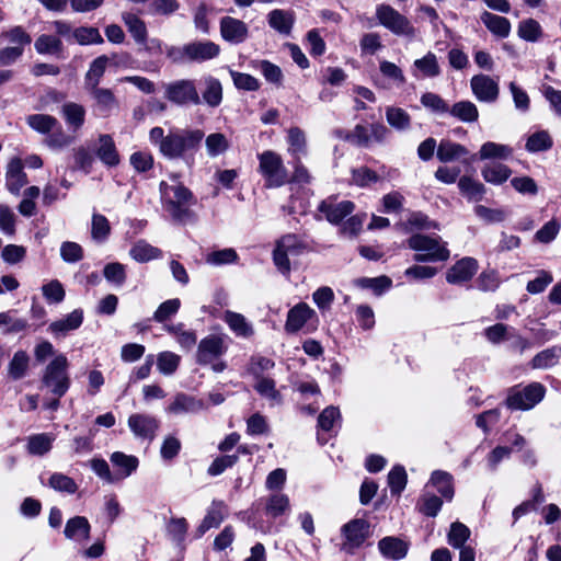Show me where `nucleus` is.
<instances>
[{
    "mask_svg": "<svg viewBox=\"0 0 561 561\" xmlns=\"http://www.w3.org/2000/svg\"><path fill=\"white\" fill-rule=\"evenodd\" d=\"M83 322L82 309H75L65 318L53 321L48 327V332L55 337H65L69 332L75 331L81 327Z\"/></svg>",
    "mask_w": 561,
    "mask_h": 561,
    "instance_id": "nucleus-21",
    "label": "nucleus"
},
{
    "mask_svg": "<svg viewBox=\"0 0 561 561\" xmlns=\"http://www.w3.org/2000/svg\"><path fill=\"white\" fill-rule=\"evenodd\" d=\"M458 187L462 195L471 201H481L485 194L484 185L469 176H461L458 181Z\"/></svg>",
    "mask_w": 561,
    "mask_h": 561,
    "instance_id": "nucleus-43",
    "label": "nucleus"
},
{
    "mask_svg": "<svg viewBox=\"0 0 561 561\" xmlns=\"http://www.w3.org/2000/svg\"><path fill=\"white\" fill-rule=\"evenodd\" d=\"M295 21V13L290 10L274 9L267 14L268 26L284 36L291 34Z\"/></svg>",
    "mask_w": 561,
    "mask_h": 561,
    "instance_id": "nucleus-24",
    "label": "nucleus"
},
{
    "mask_svg": "<svg viewBox=\"0 0 561 561\" xmlns=\"http://www.w3.org/2000/svg\"><path fill=\"white\" fill-rule=\"evenodd\" d=\"M113 466L121 468L123 477L130 476L138 467V459L135 456L126 455L122 451H115L110 457Z\"/></svg>",
    "mask_w": 561,
    "mask_h": 561,
    "instance_id": "nucleus-57",
    "label": "nucleus"
},
{
    "mask_svg": "<svg viewBox=\"0 0 561 561\" xmlns=\"http://www.w3.org/2000/svg\"><path fill=\"white\" fill-rule=\"evenodd\" d=\"M376 18L380 25L397 36L413 37L415 28L410 20L389 4H378Z\"/></svg>",
    "mask_w": 561,
    "mask_h": 561,
    "instance_id": "nucleus-8",
    "label": "nucleus"
},
{
    "mask_svg": "<svg viewBox=\"0 0 561 561\" xmlns=\"http://www.w3.org/2000/svg\"><path fill=\"white\" fill-rule=\"evenodd\" d=\"M205 134L202 129H173L167 134L162 156L168 159H184L193 163V156L199 149Z\"/></svg>",
    "mask_w": 561,
    "mask_h": 561,
    "instance_id": "nucleus-2",
    "label": "nucleus"
},
{
    "mask_svg": "<svg viewBox=\"0 0 561 561\" xmlns=\"http://www.w3.org/2000/svg\"><path fill=\"white\" fill-rule=\"evenodd\" d=\"M478 261L473 257H462L457 261L446 273V280L453 285H461L469 282L478 271Z\"/></svg>",
    "mask_w": 561,
    "mask_h": 561,
    "instance_id": "nucleus-17",
    "label": "nucleus"
},
{
    "mask_svg": "<svg viewBox=\"0 0 561 561\" xmlns=\"http://www.w3.org/2000/svg\"><path fill=\"white\" fill-rule=\"evenodd\" d=\"M561 355V347L552 346L539 352L531 359V367L534 369H546L554 366Z\"/></svg>",
    "mask_w": 561,
    "mask_h": 561,
    "instance_id": "nucleus-44",
    "label": "nucleus"
},
{
    "mask_svg": "<svg viewBox=\"0 0 561 561\" xmlns=\"http://www.w3.org/2000/svg\"><path fill=\"white\" fill-rule=\"evenodd\" d=\"M48 485L58 492H66L68 494H73L78 490V485L72 478L59 472L50 476Z\"/></svg>",
    "mask_w": 561,
    "mask_h": 561,
    "instance_id": "nucleus-61",
    "label": "nucleus"
},
{
    "mask_svg": "<svg viewBox=\"0 0 561 561\" xmlns=\"http://www.w3.org/2000/svg\"><path fill=\"white\" fill-rule=\"evenodd\" d=\"M164 98L178 106L199 105L202 99L194 80L180 79L164 84Z\"/></svg>",
    "mask_w": 561,
    "mask_h": 561,
    "instance_id": "nucleus-9",
    "label": "nucleus"
},
{
    "mask_svg": "<svg viewBox=\"0 0 561 561\" xmlns=\"http://www.w3.org/2000/svg\"><path fill=\"white\" fill-rule=\"evenodd\" d=\"M448 114L458 121L472 124L476 123L479 118V111L477 105L471 101H459L449 106Z\"/></svg>",
    "mask_w": 561,
    "mask_h": 561,
    "instance_id": "nucleus-33",
    "label": "nucleus"
},
{
    "mask_svg": "<svg viewBox=\"0 0 561 561\" xmlns=\"http://www.w3.org/2000/svg\"><path fill=\"white\" fill-rule=\"evenodd\" d=\"M108 57L106 55H101L96 57L89 67L84 76V88H95L100 84L102 77L105 73Z\"/></svg>",
    "mask_w": 561,
    "mask_h": 561,
    "instance_id": "nucleus-37",
    "label": "nucleus"
},
{
    "mask_svg": "<svg viewBox=\"0 0 561 561\" xmlns=\"http://www.w3.org/2000/svg\"><path fill=\"white\" fill-rule=\"evenodd\" d=\"M513 149L507 145L496 144L493 141L484 142L479 151L480 159H507L512 156Z\"/></svg>",
    "mask_w": 561,
    "mask_h": 561,
    "instance_id": "nucleus-47",
    "label": "nucleus"
},
{
    "mask_svg": "<svg viewBox=\"0 0 561 561\" xmlns=\"http://www.w3.org/2000/svg\"><path fill=\"white\" fill-rule=\"evenodd\" d=\"M226 351L227 346L225 345L224 339L219 335L210 334L201 340L197 347L196 360L199 365H208L217 360Z\"/></svg>",
    "mask_w": 561,
    "mask_h": 561,
    "instance_id": "nucleus-12",
    "label": "nucleus"
},
{
    "mask_svg": "<svg viewBox=\"0 0 561 561\" xmlns=\"http://www.w3.org/2000/svg\"><path fill=\"white\" fill-rule=\"evenodd\" d=\"M432 484L437 489L443 497L451 501L454 497L453 476L446 471L436 470L431 476Z\"/></svg>",
    "mask_w": 561,
    "mask_h": 561,
    "instance_id": "nucleus-42",
    "label": "nucleus"
},
{
    "mask_svg": "<svg viewBox=\"0 0 561 561\" xmlns=\"http://www.w3.org/2000/svg\"><path fill=\"white\" fill-rule=\"evenodd\" d=\"M30 365V356L25 351H16L8 365V374L13 380L25 377Z\"/></svg>",
    "mask_w": 561,
    "mask_h": 561,
    "instance_id": "nucleus-41",
    "label": "nucleus"
},
{
    "mask_svg": "<svg viewBox=\"0 0 561 561\" xmlns=\"http://www.w3.org/2000/svg\"><path fill=\"white\" fill-rule=\"evenodd\" d=\"M442 505L443 501L440 497L434 494L425 493L421 496L417 503V508L423 515L435 517L439 513Z\"/></svg>",
    "mask_w": 561,
    "mask_h": 561,
    "instance_id": "nucleus-60",
    "label": "nucleus"
},
{
    "mask_svg": "<svg viewBox=\"0 0 561 561\" xmlns=\"http://www.w3.org/2000/svg\"><path fill=\"white\" fill-rule=\"evenodd\" d=\"M207 154L211 158L226 152L229 148L227 137L221 133L209 134L205 139Z\"/></svg>",
    "mask_w": 561,
    "mask_h": 561,
    "instance_id": "nucleus-56",
    "label": "nucleus"
},
{
    "mask_svg": "<svg viewBox=\"0 0 561 561\" xmlns=\"http://www.w3.org/2000/svg\"><path fill=\"white\" fill-rule=\"evenodd\" d=\"M27 184L26 173L23 171L21 159L14 158L8 163L5 172V187L13 194L19 195L23 186Z\"/></svg>",
    "mask_w": 561,
    "mask_h": 561,
    "instance_id": "nucleus-23",
    "label": "nucleus"
},
{
    "mask_svg": "<svg viewBox=\"0 0 561 561\" xmlns=\"http://www.w3.org/2000/svg\"><path fill=\"white\" fill-rule=\"evenodd\" d=\"M439 237H430L421 233L413 234L408 240L410 249L416 251L415 262H438L449 257V250L439 242Z\"/></svg>",
    "mask_w": 561,
    "mask_h": 561,
    "instance_id": "nucleus-6",
    "label": "nucleus"
},
{
    "mask_svg": "<svg viewBox=\"0 0 561 561\" xmlns=\"http://www.w3.org/2000/svg\"><path fill=\"white\" fill-rule=\"evenodd\" d=\"M181 175H170L172 183L162 181L159 185L161 202L172 220L178 224H186L194 219L192 206L196 204L193 192L181 182Z\"/></svg>",
    "mask_w": 561,
    "mask_h": 561,
    "instance_id": "nucleus-1",
    "label": "nucleus"
},
{
    "mask_svg": "<svg viewBox=\"0 0 561 561\" xmlns=\"http://www.w3.org/2000/svg\"><path fill=\"white\" fill-rule=\"evenodd\" d=\"M386 118L388 124L398 130H405L411 125V117L409 113L401 107H387Z\"/></svg>",
    "mask_w": 561,
    "mask_h": 561,
    "instance_id": "nucleus-52",
    "label": "nucleus"
},
{
    "mask_svg": "<svg viewBox=\"0 0 561 561\" xmlns=\"http://www.w3.org/2000/svg\"><path fill=\"white\" fill-rule=\"evenodd\" d=\"M202 409L203 402L201 400L185 393H178L168 407V412L173 414L196 413Z\"/></svg>",
    "mask_w": 561,
    "mask_h": 561,
    "instance_id": "nucleus-30",
    "label": "nucleus"
},
{
    "mask_svg": "<svg viewBox=\"0 0 561 561\" xmlns=\"http://www.w3.org/2000/svg\"><path fill=\"white\" fill-rule=\"evenodd\" d=\"M378 550L386 559L397 561L405 558L409 545L398 537L388 536L379 540Z\"/></svg>",
    "mask_w": 561,
    "mask_h": 561,
    "instance_id": "nucleus-25",
    "label": "nucleus"
},
{
    "mask_svg": "<svg viewBox=\"0 0 561 561\" xmlns=\"http://www.w3.org/2000/svg\"><path fill=\"white\" fill-rule=\"evenodd\" d=\"M484 26L494 35L500 38H506L511 33V22L508 19L484 11L480 16Z\"/></svg>",
    "mask_w": 561,
    "mask_h": 561,
    "instance_id": "nucleus-28",
    "label": "nucleus"
},
{
    "mask_svg": "<svg viewBox=\"0 0 561 561\" xmlns=\"http://www.w3.org/2000/svg\"><path fill=\"white\" fill-rule=\"evenodd\" d=\"M128 427L136 437L152 440L159 428V421L149 414L134 413L128 417Z\"/></svg>",
    "mask_w": 561,
    "mask_h": 561,
    "instance_id": "nucleus-16",
    "label": "nucleus"
},
{
    "mask_svg": "<svg viewBox=\"0 0 561 561\" xmlns=\"http://www.w3.org/2000/svg\"><path fill=\"white\" fill-rule=\"evenodd\" d=\"M553 140L547 130H539L531 134L525 145L528 152H540L551 149Z\"/></svg>",
    "mask_w": 561,
    "mask_h": 561,
    "instance_id": "nucleus-49",
    "label": "nucleus"
},
{
    "mask_svg": "<svg viewBox=\"0 0 561 561\" xmlns=\"http://www.w3.org/2000/svg\"><path fill=\"white\" fill-rule=\"evenodd\" d=\"M312 318H317V313L306 302H299L290 308L287 312L285 322V331L294 334L300 331Z\"/></svg>",
    "mask_w": 561,
    "mask_h": 561,
    "instance_id": "nucleus-18",
    "label": "nucleus"
},
{
    "mask_svg": "<svg viewBox=\"0 0 561 561\" xmlns=\"http://www.w3.org/2000/svg\"><path fill=\"white\" fill-rule=\"evenodd\" d=\"M220 46L215 42L205 39V41H194L186 44V58L188 62H197L202 64L208 60H211L219 56Z\"/></svg>",
    "mask_w": 561,
    "mask_h": 561,
    "instance_id": "nucleus-14",
    "label": "nucleus"
},
{
    "mask_svg": "<svg viewBox=\"0 0 561 561\" xmlns=\"http://www.w3.org/2000/svg\"><path fill=\"white\" fill-rule=\"evenodd\" d=\"M469 153L468 149L460 144L450 140H440L436 156L442 162H450Z\"/></svg>",
    "mask_w": 561,
    "mask_h": 561,
    "instance_id": "nucleus-36",
    "label": "nucleus"
},
{
    "mask_svg": "<svg viewBox=\"0 0 561 561\" xmlns=\"http://www.w3.org/2000/svg\"><path fill=\"white\" fill-rule=\"evenodd\" d=\"M289 152L295 157L306 154V137L299 127H291L288 130Z\"/></svg>",
    "mask_w": 561,
    "mask_h": 561,
    "instance_id": "nucleus-62",
    "label": "nucleus"
},
{
    "mask_svg": "<svg viewBox=\"0 0 561 561\" xmlns=\"http://www.w3.org/2000/svg\"><path fill=\"white\" fill-rule=\"evenodd\" d=\"M133 260L139 263H146L162 256V251L145 240H138L129 250Z\"/></svg>",
    "mask_w": 561,
    "mask_h": 561,
    "instance_id": "nucleus-34",
    "label": "nucleus"
},
{
    "mask_svg": "<svg viewBox=\"0 0 561 561\" xmlns=\"http://www.w3.org/2000/svg\"><path fill=\"white\" fill-rule=\"evenodd\" d=\"M289 508V499L282 493L272 494L265 505V513L272 518L283 515Z\"/></svg>",
    "mask_w": 561,
    "mask_h": 561,
    "instance_id": "nucleus-53",
    "label": "nucleus"
},
{
    "mask_svg": "<svg viewBox=\"0 0 561 561\" xmlns=\"http://www.w3.org/2000/svg\"><path fill=\"white\" fill-rule=\"evenodd\" d=\"M380 176L367 167H359L352 170V182L359 187H367L377 183Z\"/></svg>",
    "mask_w": 561,
    "mask_h": 561,
    "instance_id": "nucleus-64",
    "label": "nucleus"
},
{
    "mask_svg": "<svg viewBox=\"0 0 561 561\" xmlns=\"http://www.w3.org/2000/svg\"><path fill=\"white\" fill-rule=\"evenodd\" d=\"M307 250L308 245L301 237L295 233H286L275 242L273 262L278 272L288 275L291 270L289 255L299 256Z\"/></svg>",
    "mask_w": 561,
    "mask_h": 561,
    "instance_id": "nucleus-5",
    "label": "nucleus"
},
{
    "mask_svg": "<svg viewBox=\"0 0 561 561\" xmlns=\"http://www.w3.org/2000/svg\"><path fill=\"white\" fill-rule=\"evenodd\" d=\"M413 66L427 78H435L440 75V67L437 57L432 51H428L420 59H415Z\"/></svg>",
    "mask_w": 561,
    "mask_h": 561,
    "instance_id": "nucleus-48",
    "label": "nucleus"
},
{
    "mask_svg": "<svg viewBox=\"0 0 561 561\" xmlns=\"http://www.w3.org/2000/svg\"><path fill=\"white\" fill-rule=\"evenodd\" d=\"M227 515V506L222 501H213L204 519L197 527L198 536H203L210 528H217Z\"/></svg>",
    "mask_w": 561,
    "mask_h": 561,
    "instance_id": "nucleus-27",
    "label": "nucleus"
},
{
    "mask_svg": "<svg viewBox=\"0 0 561 561\" xmlns=\"http://www.w3.org/2000/svg\"><path fill=\"white\" fill-rule=\"evenodd\" d=\"M472 94L479 102L494 103L499 99V83L488 75H476L470 79Z\"/></svg>",
    "mask_w": 561,
    "mask_h": 561,
    "instance_id": "nucleus-13",
    "label": "nucleus"
},
{
    "mask_svg": "<svg viewBox=\"0 0 561 561\" xmlns=\"http://www.w3.org/2000/svg\"><path fill=\"white\" fill-rule=\"evenodd\" d=\"M180 362L181 357L169 351L161 352L157 356L158 370L165 376L174 374L180 365Z\"/></svg>",
    "mask_w": 561,
    "mask_h": 561,
    "instance_id": "nucleus-58",
    "label": "nucleus"
},
{
    "mask_svg": "<svg viewBox=\"0 0 561 561\" xmlns=\"http://www.w3.org/2000/svg\"><path fill=\"white\" fill-rule=\"evenodd\" d=\"M69 362L66 355L57 354L46 365L41 378L42 388L54 397H64L70 388L71 380L68 373Z\"/></svg>",
    "mask_w": 561,
    "mask_h": 561,
    "instance_id": "nucleus-3",
    "label": "nucleus"
},
{
    "mask_svg": "<svg viewBox=\"0 0 561 561\" xmlns=\"http://www.w3.org/2000/svg\"><path fill=\"white\" fill-rule=\"evenodd\" d=\"M91 526L83 516H75L67 520L64 534L65 537L76 541H82L90 537Z\"/></svg>",
    "mask_w": 561,
    "mask_h": 561,
    "instance_id": "nucleus-29",
    "label": "nucleus"
},
{
    "mask_svg": "<svg viewBox=\"0 0 561 561\" xmlns=\"http://www.w3.org/2000/svg\"><path fill=\"white\" fill-rule=\"evenodd\" d=\"M481 174L485 182L493 185H501L508 180L512 170L503 163L491 162L482 168Z\"/></svg>",
    "mask_w": 561,
    "mask_h": 561,
    "instance_id": "nucleus-32",
    "label": "nucleus"
},
{
    "mask_svg": "<svg viewBox=\"0 0 561 561\" xmlns=\"http://www.w3.org/2000/svg\"><path fill=\"white\" fill-rule=\"evenodd\" d=\"M205 90L202 100L210 107H217L222 101V87L218 79L208 76L204 79Z\"/></svg>",
    "mask_w": 561,
    "mask_h": 561,
    "instance_id": "nucleus-39",
    "label": "nucleus"
},
{
    "mask_svg": "<svg viewBox=\"0 0 561 561\" xmlns=\"http://www.w3.org/2000/svg\"><path fill=\"white\" fill-rule=\"evenodd\" d=\"M259 173L264 179L266 188H277L288 183V172L282 157L273 151L265 150L257 154Z\"/></svg>",
    "mask_w": 561,
    "mask_h": 561,
    "instance_id": "nucleus-4",
    "label": "nucleus"
},
{
    "mask_svg": "<svg viewBox=\"0 0 561 561\" xmlns=\"http://www.w3.org/2000/svg\"><path fill=\"white\" fill-rule=\"evenodd\" d=\"M369 523L363 518H355L344 524L341 528L344 538L341 550L347 554H354L369 537Z\"/></svg>",
    "mask_w": 561,
    "mask_h": 561,
    "instance_id": "nucleus-10",
    "label": "nucleus"
},
{
    "mask_svg": "<svg viewBox=\"0 0 561 561\" xmlns=\"http://www.w3.org/2000/svg\"><path fill=\"white\" fill-rule=\"evenodd\" d=\"M420 102L432 114L444 115L449 112L448 103L437 93L425 92L421 95Z\"/></svg>",
    "mask_w": 561,
    "mask_h": 561,
    "instance_id": "nucleus-45",
    "label": "nucleus"
},
{
    "mask_svg": "<svg viewBox=\"0 0 561 561\" xmlns=\"http://www.w3.org/2000/svg\"><path fill=\"white\" fill-rule=\"evenodd\" d=\"M470 536V529L462 523L455 522L450 526L448 534V543L454 548L466 547L465 542Z\"/></svg>",
    "mask_w": 561,
    "mask_h": 561,
    "instance_id": "nucleus-63",
    "label": "nucleus"
},
{
    "mask_svg": "<svg viewBox=\"0 0 561 561\" xmlns=\"http://www.w3.org/2000/svg\"><path fill=\"white\" fill-rule=\"evenodd\" d=\"M224 321L237 336L250 337L254 333L252 324L241 313L227 310L224 313Z\"/></svg>",
    "mask_w": 561,
    "mask_h": 561,
    "instance_id": "nucleus-31",
    "label": "nucleus"
},
{
    "mask_svg": "<svg viewBox=\"0 0 561 561\" xmlns=\"http://www.w3.org/2000/svg\"><path fill=\"white\" fill-rule=\"evenodd\" d=\"M219 26L221 37L230 44L239 45L249 37L248 25L239 19L224 16L220 19Z\"/></svg>",
    "mask_w": 561,
    "mask_h": 561,
    "instance_id": "nucleus-15",
    "label": "nucleus"
},
{
    "mask_svg": "<svg viewBox=\"0 0 561 561\" xmlns=\"http://www.w3.org/2000/svg\"><path fill=\"white\" fill-rule=\"evenodd\" d=\"M99 146L95 150L96 157L106 167H116L119 163V154L111 135L102 134L98 138Z\"/></svg>",
    "mask_w": 561,
    "mask_h": 561,
    "instance_id": "nucleus-26",
    "label": "nucleus"
},
{
    "mask_svg": "<svg viewBox=\"0 0 561 561\" xmlns=\"http://www.w3.org/2000/svg\"><path fill=\"white\" fill-rule=\"evenodd\" d=\"M254 389L262 396L272 401L273 404H280L283 401L280 392L275 387V381L271 378L260 377Z\"/></svg>",
    "mask_w": 561,
    "mask_h": 561,
    "instance_id": "nucleus-55",
    "label": "nucleus"
},
{
    "mask_svg": "<svg viewBox=\"0 0 561 561\" xmlns=\"http://www.w3.org/2000/svg\"><path fill=\"white\" fill-rule=\"evenodd\" d=\"M123 21L135 42L140 45L146 44L148 32L145 22L129 12L123 14Z\"/></svg>",
    "mask_w": 561,
    "mask_h": 561,
    "instance_id": "nucleus-40",
    "label": "nucleus"
},
{
    "mask_svg": "<svg viewBox=\"0 0 561 561\" xmlns=\"http://www.w3.org/2000/svg\"><path fill=\"white\" fill-rule=\"evenodd\" d=\"M354 209L355 205L351 201H342L337 204H333L324 199L318 206V210L324 214L327 220L332 225H340Z\"/></svg>",
    "mask_w": 561,
    "mask_h": 561,
    "instance_id": "nucleus-20",
    "label": "nucleus"
},
{
    "mask_svg": "<svg viewBox=\"0 0 561 561\" xmlns=\"http://www.w3.org/2000/svg\"><path fill=\"white\" fill-rule=\"evenodd\" d=\"M26 124L36 133L47 136L59 126V121L49 114H32L26 117Z\"/></svg>",
    "mask_w": 561,
    "mask_h": 561,
    "instance_id": "nucleus-38",
    "label": "nucleus"
},
{
    "mask_svg": "<svg viewBox=\"0 0 561 561\" xmlns=\"http://www.w3.org/2000/svg\"><path fill=\"white\" fill-rule=\"evenodd\" d=\"M34 48L41 55H56L57 57H61L64 51L61 39L47 34H42L36 38Z\"/></svg>",
    "mask_w": 561,
    "mask_h": 561,
    "instance_id": "nucleus-35",
    "label": "nucleus"
},
{
    "mask_svg": "<svg viewBox=\"0 0 561 561\" xmlns=\"http://www.w3.org/2000/svg\"><path fill=\"white\" fill-rule=\"evenodd\" d=\"M72 36L80 45L102 44L104 42L99 30L92 26H80L73 30Z\"/></svg>",
    "mask_w": 561,
    "mask_h": 561,
    "instance_id": "nucleus-59",
    "label": "nucleus"
},
{
    "mask_svg": "<svg viewBox=\"0 0 561 561\" xmlns=\"http://www.w3.org/2000/svg\"><path fill=\"white\" fill-rule=\"evenodd\" d=\"M389 135V129L381 123L369 126L357 124L352 129V145L368 148L373 142H383Z\"/></svg>",
    "mask_w": 561,
    "mask_h": 561,
    "instance_id": "nucleus-11",
    "label": "nucleus"
},
{
    "mask_svg": "<svg viewBox=\"0 0 561 561\" xmlns=\"http://www.w3.org/2000/svg\"><path fill=\"white\" fill-rule=\"evenodd\" d=\"M111 233V225L104 215L93 213L91 220V238L98 243L104 242Z\"/></svg>",
    "mask_w": 561,
    "mask_h": 561,
    "instance_id": "nucleus-46",
    "label": "nucleus"
},
{
    "mask_svg": "<svg viewBox=\"0 0 561 561\" xmlns=\"http://www.w3.org/2000/svg\"><path fill=\"white\" fill-rule=\"evenodd\" d=\"M545 393L546 388L540 382L514 386L508 390L505 403L510 410H530L543 399Z\"/></svg>",
    "mask_w": 561,
    "mask_h": 561,
    "instance_id": "nucleus-7",
    "label": "nucleus"
},
{
    "mask_svg": "<svg viewBox=\"0 0 561 561\" xmlns=\"http://www.w3.org/2000/svg\"><path fill=\"white\" fill-rule=\"evenodd\" d=\"M94 101V108L101 116H108L114 110L118 108V100L114 92L107 88H85Z\"/></svg>",
    "mask_w": 561,
    "mask_h": 561,
    "instance_id": "nucleus-19",
    "label": "nucleus"
},
{
    "mask_svg": "<svg viewBox=\"0 0 561 561\" xmlns=\"http://www.w3.org/2000/svg\"><path fill=\"white\" fill-rule=\"evenodd\" d=\"M517 33L522 39L535 43L542 36V28L536 20L526 19L519 22Z\"/></svg>",
    "mask_w": 561,
    "mask_h": 561,
    "instance_id": "nucleus-54",
    "label": "nucleus"
},
{
    "mask_svg": "<svg viewBox=\"0 0 561 561\" xmlns=\"http://www.w3.org/2000/svg\"><path fill=\"white\" fill-rule=\"evenodd\" d=\"M75 141V138L68 135L61 124L46 136L44 144L51 150H61L70 146Z\"/></svg>",
    "mask_w": 561,
    "mask_h": 561,
    "instance_id": "nucleus-51",
    "label": "nucleus"
},
{
    "mask_svg": "<svg viewBox=\"0 0 561 561\" xmlns=\"http://www.w3.org/2000/svg\"><path fill=\"white\" fill-rule=\"evenodd\" d=\"M60 115L68 128L77 133L85 123L87 110L82 104L69 101L61 105Z\"/></svg>",
    "mask_w": 561,
    "mask_h": 561,
    "instance_id": "nucleus-22",
    "label": "nucleus"
},
{
    "mask_svg": "<svg viewBox=\"0 0 561 561\" xmlns=\"http://www.w3.org/2000/svg\"><path fill=\"white\" fill-rule=\"evenodd\" d=\"M53 437L49 434H35L27 438V451L31 455L43 456L51 449Z\"/></svg>",
    "mask_w": 561,
    "mask_h": 561,
    "instance_id": "nucleus-50",
    "label": "nucleus"
}]
</instances>
